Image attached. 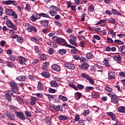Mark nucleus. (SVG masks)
<instances>
[{
    "instance_id": "nucleus-63",
    "label": "nucleus",
    "mask_w": 125,
    "mask_h": 125,
    "mask_svg": "<svg viewBox=\"0 0 125 125\" xmlns=\"http://www.w3.org/2000/svg\"><path fill=\"white\" fill-rule=\"evenodd\" d=\"M94 39L97 41H100V36L98 35H94Z\"/></svg>"
},
{
    "instance_id": "nucleus-50",
    "label": "nucleus",
    "mask_w": 125,
    "mask_h": 125,
    "mask_svg": "<svg viewBox=\"0 0 125 125\" xmlns=\"http://www.w3.org/2000/svg\"><path fill=\"white\" fill-rule=\"evenodd\" d=\"M5 96L8 101H11L12 100V98H11V96L10 95L5 94Z\"/></svg>"
},
{
    "instance_id": "nucleus-62",
    "label": "nucleus",
    "mask_w": 125,
    "mask_h": 125,
    "mask_svg": "<svg viewBox=\"0 0 125 125\" xmlns=\"http://www.w3.org/2000/svg\"><path fill=\"white\" fill-rule=\"evenodd\" d=\"M80 121V116L79 115H75V122H79Z\"/></svg>"
},
{
    "instance_id": "nucleus-56",
    "label": "nucleus",
    "mask_w": 125,
    "mask_h": 125,
    "mask_svg": "<svg viewBox=\"0 0 125 125\" xmlns=\"http://www.w3.org/2000/svg\"><path fill=\"white\" fill-rule=\"evenodd\" d=\"M51 47H53L54 48H57L58 47V45L56 43L54 42H52V45H51Z\"/></svg>"
},
{
    "instance_id": "nucleus-54",
    "label": "nucleus",
    "mask_w": 125,
    "mask_h": 125,
    "mask_svg": "<svg viewBox=\"0 0 125 125\" xmlns=\"http://www.w3.org/2000/svg\"><path fill=\"white\" fill-rule=\"evenodd\" d=\"M49 12L51 16H55L57 15V11H49Z\"/></svg>"
},
{
    "instance_id": "nucleus-16",
    "label": "nucleus",
    "mask_w": 125,
    "mask_h": 125,
    "mask_svg": "<svg viewBox=\"0 0 125 125\" xmlns=\"http://www.w3.org/2000/svg\"><path fill=\"white\" fill-rule=\"evenodd\" d=\"M6 116L9 120L11 121H14L15 120V115L13 113H8L6 114Z\"/></svg>"
},
{
    "instance_id": "nucleus-36",
    "label": "nucleus",
    "mask_w": 125,
    "mask_h": 125,
    "mask_svg": "<svg viewBox=\"0 0 125 125\" xmlns=\"http://www.w3.org/2000/svg\"><path fill=\"white\" fill-rule=\"evenodd\" d=\"M50 11H58V8L55 6H51L50 7Z\"/></svg>"
},
{
    "instance_id": "nucleus-53",
    "label": "nucleus",
    "mask_w": 125,
    "mask_h": 125,
    "mask_svg": "<svg viewBox=\"0 0 125 125\" xmlns=\"http://www.w3.org/2000/svg\"><path fill=\"white\" fill-rule=\"evenodd\" d=\"M24 114L26 117H28L29 118H31V117H32V114H31L29 111H25Z\"/></svg>"
},
{
    "instance_id": "nucleus-42",
    "label": "nucleus",
    "mask_w": 125,
    "mask_h": 125,
    "mask_svg": "<svg viewBox=\"0 0 125 125\" xmlns=\"http://www.w3.org/2000/svg\"><path fill=\"white\" fill-rule=\"evenodd\" d=\"M86 57L87 59H92L93 55L90 53H88L86 54Z\"/></svg>"
},
{
    "instance_id": "nucleus-32",
    "label": "nucleus",
    "mask_w": 125,
    "mask_h": 125,
    "mask_svg": "<svg viewBox=\"0 0 125 125\" xmlns=\"http://www.w3.org/2000/svg\"><path fill=\"white\" fill-rule=\"evenodd\" d=\"M119 50L122 54L125 55V45L120 46Z\"/></svg>"
},
{
    "instance_id": "nucleus-39",
    "label": "nucleus",
    "mask_w": 125,
    "mask_h": 125,
    "mask_svg": "<svg viewBox=\"0 0 125 125\" xmlns=\"http://www.w3.org/2000/svg\"><path fill=\"white\" fill-rule=\"evenodd\" d=\"M13 92H14V90H8L6 92V95H13Z\"/></svg>"
},
{
    "instance_id": "nucleus-29",
    "label": "nucleus",
    "mask_w": 125,
    "mask_h": 125,
    "mask_svg": "<svg viewBox=\"0 0 125 125\" xmlns=\"http://www.w3.org/2000/svg\"><path fill=\"white\" fill-rule=\"evenodd\" d=\"M17 100L19 102V104H21V105H23V104H24V101H23V99H22V98L17 97Z\"/></svg>"
},
{
    "instance_id": "nucleus-17",
    "label": "nucleus",
    "mask_w": 125,
    "mask_h": 125,
    "mask_svg": "<svg viewBox=\"0 0 125 125\" xmlns=\"http://www.w3.org/2000/svg\"><path fill=\"white\" fill-rule=\"evenodd\" d=\"M113 59L115 61H117L118 63H120V61L122 60V56L119 55H115L113 56Z\"/></svg>"
},
{
    "instance_id": "nucleus-57",
    "label": "nucleus",
    "mask_w": 125,
    "mask_h": 125,
    "mask_svg": "<svg viewBox=\"0 0 125 125\" xmlns=\"http://www.w3.org/2000/svg\"><path fill=\"white\" fill-rule=\"evenodd\" d=\"M79 60H80L81 62H83V63H85V62H86V59L83 57H80Z\"/></svg>"
},
{
    "instance_id": "nucleus-47",
    "label": "nucleus",
    "mask_w": 125,
    "mask_h": 125,
    "mask_svg": "<svg viewBox=\"0 0 125 125\" xmlns=\"http://www.w3.org/2000/svg\"><path fill=\"white\" fill-rule=\"evenodd\" d=\"M81 76L82 78H83V79H86V80H87V79L89 77V76L87 75L85 73H82L81 74Z\"/></svg>"
},
{
    "instance_id": "nucleus-38",
    "label": "nucleus",
    "mask_w": 125,
    "mask_h": 125,
    "mask_svg": "<svg viewBox=\"0 0 125 125\" xmlns=\"http://www.w3.org/2000/svg\"><path fill=\"white\" fill-rule=\"evenodd\" d=\"M118 112H120V113H125V106H120L118 108Z\"/></svg>"
},
{
    "instance_id": "nucleus-25",
    "label": "nucleus",
    "mask_w": 125,
    "mask_h": 125,
    "mask_svg": "<svg viewBox=\"0 0 125 125\" xmlns=\"http://www.w3.org/2000/svg\"><path fill=\"white\" fill-rule=\"evenodd\" d=\"M50 85L52 87H57L58 83L56 81H52L50 82Z\"/></svg>"
},
{
    "instance_id": "nucleus-26",
    "label": "nucleus",
    "mask_w": 125,
    "mask_h": 125,
    "mask_svg": "<svg viewBox=\"0 0 125 125\" xmlns=\"http://www.w3.org/2000/svg\"><path fill=\"white\" fill-rule=\"evenodd\" d=\"M45 123L47 125H51V118L46 117L45 118Z\"/></svg>"
},
{
    "instance_id": "nucleus-19",
    "label": "nucleus",
    "mask_w": 125,
    "mask_h": 125,
    "mask_svg": "<svg viewBox=\"0 0 125 125\" xmlns=\"http://www.w3.org/2000/svg\"><path fill=\"white\" fill-rule=\"evenodd\" d=\"M82 96V93L79 92H77L75 93V98H76V100H79L81 99Z\"/></svg>"
},
{
    "instance_id": "nucleus-9",
    "label": "nucleus",
    "mask_w": 125,
    "mask_h": 125,
    "mask_svg": "<svg viewBox=\"0 0 125 125\" xmlns=\"http://www.w3.org/2000/svg\"><path fill=\"white\" fill-rule=\"evenodd\" d=\"M51 68L53 71H56V72H60L61 70V67L60 66L57 65V64H53L51 65Z\"/></svg>"
},
{
    "instance_id": "nucleus-48",
    "label": "nucleus",
    "mask_w": 125,
    "mask_h": 125,
    "mask_svg": "<svg viewBox=\"0 0 125 125\" xmlns=\"http://www.w3.org/2000/svg\"><path fill=\"white\" fill-rule=\"evenodd\" d=\"M87 81H88L91 84H94V81L93 80V79L90 78L89 77H88V78H87Z\"/></svg>"
},
{
    "instance_id": "nucleus-45",
    "label": "nucleus",
    "mask_w": 125,
    "mask_h": 125,
    "mask_svg": "<svg viewBox=\"0 0 125 125\" xmlns=\"http://www.w3.org/2000/svg\"><path fill=\"white\" fill-rule=\"evenodd\" d=\"M52 41H53L54 42H57V43H58V42L59 41V38L57 37L56 36H54L52 37Z\"/></svg>"
},
{
    "instance_id": "nucleus-51",
    "label": "nucleus",
    "mask_w": 125,
    "mask_h": 125,
    "mask_svg": "<svg viewBox=\"0 0 125 125\" xmlns=\"http://www.w3.org/2000/svg\"><path fill=\"white\" fill-rule=\"evenodd\" d=\"M34 50L35 53H39L40 52V48H39L38 46H35Z\"/></svg>"
},
{
    "instance_id": "nucleus-24",
    "label": "nucleus",
    "mask_w": 125,
    "mask_h": 125,
    "mask_svg": "<svg viewBox=\"0 0 125 125\" xmlns=\"http://www.w3.org/2000/svg\"><path fill=\"white\" fill-rule=\"evenodd\" d=\"M48 65H49V63H48V62H44L43 63L42 69L43 70V71H46L47 70Z\"/></svg>"
},
{
    "instance_id": "nucleus-44",
    "label": "nucleus",
    "mask_w": 125,
    "mask_h": 125,
    "mask_svg": "<svg viewBox=\"0 0 125 125\" xmlns=\"http://www.w3.org/2000/svg\"><path fill=\"white\" fill-rule=\"evenodd\" d=\"M7 66L9 68H13V63L10 62H7Z\"/></svg>"
},
{
    "instance_id": "nucleus-22",
    "label": "nucleus",
    "mask_w": 125,
    "mask_h": 125,
    "mask_svg": "<svg viewBox=\"0 0 125 125\" xmlns=\"http://www.w3.org/2000/svg\"><path fill=\"white\" fill-rule=\"evenodd\" d=\"M54 109L57 111H60V112H63V108L61 105H54Z\"/></svg>"
},
{
    "instance_id": "nucleus-14",
    "label": "nucleus",
    "mask_w": 125,
    "mask_h": 125,
    "mask_svg": "<svg viewBox=\"0 0 125 125\" xmlns=\"http://www.w3.org/2000/svg\"><path fill=\"white\" fill-rule=\"evenodd\" d=\"M111 101L114 104H118L119 103V98L116 95H111Z\"/></svg>"
},
{
    "instance_id": "nucleus-35",
    "label": "nucleus",
    "mask_w": 125,
    "mask_h": 125,
    "mask_svg": "<svg viewBox=\"0 0 125 125\" xmlns=\"http://www.w3.org/2000/svg\"><path fill=\"white\" fill-rule=\"evenodd\" d=\"M59 98L60 99H61V100H62V101L66 102L68 101V98H67L66 97L62 95H60L59 96Z\"/></svg>"
},
{
    "instance_id": "nucleus-30",
    "label": "nucleus",
    "mask_w": 125,
    "mask_h": 125,
    "mask_svg": "<svg viewBox=\"0 0 125 125\" xmlns=\"http://www.w3.org/2000/svg\"><path fill=\"white\" fill-rule=\"evenodd\" d=\"M40 59L42 61H44V60H46V58L47 56L46 55L44 54H40Z\"/></svg>"
},
{
    "instance_id": "nucleus-7",
    "label": "nucleus",
    "mask_w": 125,
    "mask_h": 125,
    "mask_svg": "<svg viewBox=\"0 0 125 125\" xmlns=\"http://www.w3.org/2000/svg\"><path fill=\"white\" fill-rule=\"evenodd\" d=\"M16 116L22 121H25V120H26V117L23 112L17 111L16 112Z\"/></svg>"
},
{
    "instance_id": "nucleus-58",
    "label": "nucleus",
    "mask_w": 125,
    "mask_h": 125,
    "mask_svg": "<svg viewBox=\"0 0 125 125\" xmlns=\"http://www.w3.org/2000/svg\"><path fill=\"white\" fill-rule=\"evenodd\" d=\"M107 43H109V42H110V43H113L114 42V41H113V39L109 37L107 38Z\"/></svg>"
},
{
    "instance_id": "nucleus-41",
    "label": "nucleus",
    "mask_w": 125,
    "mask_h": 125,
    "mask_svg": "<svg viewBox=\"0 0 125 125\" xmlns=\"http://www.w3.org/2000/svg\"><path fill=\"white\" fill-rule=\"evenodd\" d=\"M103 63L104 64L106 67H110V64H109V62L107 59H104L103 61Z\"/></svg>"
},
{
    "instance_id": "nucleus-3",
    "label": "nucleus",
    "mask_w": 125,
    "mask_h": 125,
    "mask_svg": "<svg viewBox=\"0 0 125 125\" xmlns=\"http://www.w3.org/2000/svg\"><path fill=\"white\" fill-rule=\"evenodd\" d=\"M6 25L8 28H11V29H13L14 31H16L17 30V27L16 25L13 23H12V21H11L10 20H8L6 21Z\"/></svg>"
},
{
    "instance_id": "nucleus-43",
    "label": "nucleus",
    "mask_w": 125,
    "mask_h": 125,
    "mask_svg": "<svg viewBox=\"0 0 125 125\" xmlns=\"http://www.w3.org/2000/svg\"><path fill=\"white\" fill-rule=\"evenodd\" d=\"M8 59L10 60V61H15L16 60V58H15V56L11 55L8 58Z\"/></svg>"
},
{
    "instance_id": "nucleus-37",
    "label": "nucleus",
    "mask_w": 125,
    "mask_h": 125,
    "mask_svg": "<svg viewBox=\"0 0 125 125\" xmlns=\"http://www.w3.org/2000/svg\"><path fill=\"white\" fill-rule=\"evenodd\" d=\"M40 17H44L45 18H50V17H49V15L44 13H40Z\"/></svg>"
},
{
    "instance_id": "nucleus-15",
    "label": "nucleus",
    "mask_w": 125,
    "mask_h": 125,
    "mask_svg": "<svg viewBox=\"0 0 125 125\" xmlns=\"http://www.w3.org/2000/svg\"><path fill=\"white\" fill-rule=\"evenodd\" d=\"M66 47H70L72 48L71 50V52L73 54H75L78 52V49L76 48V47H74L70 44H67Z\"/></svg>"
},
{
    "instance_id": "nucleus-49",
    "label": "nucleus",
    "mask_w": 125,
    "mask_h": 125,
    "mask_svg": "<svg viewBox=\"0 0 125 125\" xmlns=\"http://www.w3.org/2000/svg\"><path fill=\"white\" fill-rule=\"evenodd\" d=\"M88 11H89V12H92V11L94 10V6H93V5L90 6L88 9Z\"/></svg>"
},
{
    "instance_id": "nucleus-10",
    "label": "nucleus",
    "mask_w": 125,
    "mask_h": 125,
    "mask_svg": "<svg viewBox=\"0 0 125 125\" xmlns=\"http://www.w3.org/2000/svg\"><path fill=\"white\" fill-rule=\"evenodd\" d=\"M59 41H58V44H61V45H64V46H66L67 47V44H69L66 42V41L61 38H59Z\"/></svg>"
},
{
    "instance_id": "nucleus-5",
    "label": "nucleus",
    "mask_w": 125,
    "mask_h": 125,
    "mask_svg": "<svg viewBox=\"0 0 125 125\" xmlns=\"http://www.w3.org/2000/svg\"><path fill=\"white\" fill-rule=\"evenodd\" d=\"M41 19V14H33L32 16L30 17V20H32L33 22H36L37 20Z\"/></svg>"
},
{
    "instance_id": "nucleus-64",
    "label": "nucleus",
    "mask_w": 125,
    "mask_h": 125,
    "mask_svg": "<svg viewBox=\"0 0 125 125\" xmlns=\"http://www.w3.org/2000/svg\"><path fill=\"white\" fill-rule=\"evenodd\" d=\"M119 75L120 77H125V72H121L119 73Z\"/></svg>"
},
{
    "instance_id": "nucleus-21",
    "label": "nucleus",
    "mask_w": 125,
    "mask_h": 125,
    "mask_svg": "<svg viewBox=\"0 0 125 125\" xmlns=\"http://www.w3.org/2000/svg\"><path fill=\"white\" fill-rule=\"evenodd\" d=\"M107 116H109L110 117H111L112 121H115L116 120V115H115V114L113 112H107Z\"/></svg>"
},
{
    "instance_id": "nucleus-2",
    "label": "nucleus",
    "mask_w": 125,
    "mask_h": 125,
    "mask_svg": "<svg viewBox=\"0 0 125 125\" xmlns=\"http://www.w3.org/2000/svg\"><path fill=\"white\" fill-rule=\"evenodd\" d=\"M76 41H77V38L75 36L74 34H71L70 35V40H69L70 43H71V44H72V45H74V46H76L77 47H78V44L76 43Z\"/></svg>"
},
{
    "instance_id": "nucleus-52",
    "label": "nucleus",
    "mask_w": 125,
    "mask_h": 125,
    "mask_svg": "<svg viewBox=\"0 0 125 125\" xmlns=\"http://www.w3.org/2000/svg\"><path fill=\"white\" fill-rule=\"evenodd\" d=\"M54 23L58 27H62V23L59 21H55Z\"/></svg>"
},
{
    "instance_id": "nucleus-11",
    "label": "nucleus",
    "mask_w": 125,
    "mask_h": 125,
    "mask_svg": "<svg viewBox=\"0 0 125 125\" xmlns=\"http://www.w3.org/2000/svg\"><path fill=\"white\" fill-rule=\"evenodd\" d=\"M64 66L67 69H69L70 70H75V68H76L75 65L70 63H64Z\"/></svg>"
},
{
    "instance_id": "nucleus-1",
    "label": "nucleus",
    "mask_w": 125,
    "mask_h": 125,
    "mask_svg": "<svg viewBox=\"0 0 125 125\" xmlns=\"http://www.w3.org/2000/svg\"><path fill=\"white\" fill-rule=\"evenodd\" d=\"M5 13L6 15L9 16H13L14 19L18 18V15L12 9L7 8L5 10Z\"/></svg>"
},
{
    "instance_id": "nucleus-33",
    "label": "nucleus",
    "mask_w": 125,
    "mask_h": 125,
    "mask_svg": "<svg viewBox=\"0 0 125 125\" xmlns=\"http://www.w3.org/2000/svg\"><path fill=\"white\" fill-rule=\"evenodd\" d=\"M111 11L114 15H121V14L120 12L114 9H112Z\"/></svg>"
},
{
    "instance_id": "nucleus-40",
    "label": "nucleus",
    "mask_w": 125,
    "mask_h": 125,
    "mask_svg": "<svg viewBox=\"0 0 125 125\" xmlns=\"http://www.w3.org/2000/svg\"><path fill=\"white\" fill-rule=\"evenodd\" d=\"M45 95H46V96H47L49 100H50V101H52V100H54V97H53V96L50 95V94H45Z\"/></svg>"
},
{
    "instance_id": "nucleus-46",
    "label": "nucleus",
    "mask_w": 125,
    "mask_h": 125,
    "mask_svg": "<svg viewBox=\"0 0 125 125\" xmlns=\"http://www.w3.org/2000/svg\"><path fill=\"white\" fill-rule=\"evenodd\" d=\"M49 54H50L51 55H52L54 53V50L52 48H50L48 50Z\"/></svg>"
},
{
    "instance_id": "nucleus-61",
    "label": "nucleus",
    "mask_w": 125,
    "mask_h": 125,
    "mask_svg": "<svg viewBox=\"0 0 125 125\" xmlns=\"http://www.w3.org/2000/svg\"><path fill=\"white\" fill-rule=\"evenodd\" d=\"M105 90L108 91V92H111V91L113 90V89L110 88L109 87H106L105 88Z\"/></svg>"
},
{
    "instance_id": "nucleus-28",
    "label": "nucleus",
    "mask_w": 125,
    "mask_h": 125,
    "mask_svg": "<svg viewBox=\"0 0 125 125\" xmlns=\"http://www.w3.org/2000/svg\"><path fill=\"white\" fill-rule=\"evenodd\" d=\"M58 52L59 54H61V55H64V54H66L67 53V50L65 49H61L59 50Z\"/></svg>"
},
{
    "instance_id": "nucleus-12",
    "label": "nucleus",
    "mask_w": 125,
    "mask_h": 125,
    "mask_svg": "<svg viewBox=\"0 0 125 125\" xmlns=\"http://www.w3.org/2000/svg\"><path fill=\"white\" fill-rule=\"evenodd\" d=\"M3 3L4 4H7V5H9V4H13V5H18V3L16 2L15 1L8 0L6 1H3Z\"/></svg>"
},
{
    "instance_id": "nucleus-8",
    "label": "nucleus",
    "mask_w": 125,
    "mask_h": 125,
    "mask_svg": "<svg viewBox=\"0 0 125 125\" xmlns=\"http://www.w3.org/2000/svg\"><path fill=\"white\" fill-rule=\"evenodd\" d=\"M17 61L21 65L26 64V59L22 56L18 57V58L17 59Z\"/></svg>"
},
{
    "instance_id": "nucleus-23",
    "label": "nucleus",
    "mask_w": 125,
    "mask_h": 125,
    "mask_svg": "<svg viewBox=\"0 0 125 125\" xmlns=\"http://www.w3.org/2000/svg\"><path fill=\"white\" fill-rule=\"evenodd\" d=\"M42 76L44 77V78H46L48 79L50 77V75H49V73L48 72L43 71L42 73Z\"/></svg>"
},
{
    "instance_id": "nucleus-6",
    "label": "nucleus",
    "mask_w": 125,
    "mask_h": 125,
    "mask_svg": "<svg viewBox=\"0 0 125 125\" xmlns=\"http://www.w3.org/2000/svg\"><path fill=\"white\" fill-rule=\"evenodd\" d=\"M40 24L45 28L48 27L49 25V20H42L39 21Z\"/></svg>"
},
{
    "instance_id": "nucleus-18",
    "label": "nucleus",
    "mask_w": 125,
    "mask_h": 125,
    "mask_svg": "<svg viewBox=\"0 0 125 125\" xmlns=\"http://www.w3.org/2000/svg\"><path fill=\"white\" fill-rule=\"evenodd\" d=\"M25 27H27L26 28V30L27 31H28V32H29L30 33L33 32V26H31L30 23H26Z\"/></svg>"
},
{
    "instance_id": "nucleus-20",
    "label": "nucleus",
    "mask_w": 125,
    "mask_h": 125,
    "mask_svg": "<svg viewBox=\"0 0 125 125\" xmlns=\"http://www.w3.org/2000/svg\"><path fill=\"white\" fill-rule=\"evenodd\" d=\"M17 81H19L20 82H25L26 80V77L24 76H20L16 78Z\"/></svg>"
},
{
    "instance_id": "nucleus-59",
    "label": "nucleus",
    "mask_w": 125,
    "mask_h": 125,
    "mask_svg": "<svg viewBox=\"0 0 125 125\" xmlns=\"http://www.w3.org/2000/svg\"><path fill=\"white\" fill-rule=\"evenodd\" d=\"M73 57L75 60H80V56L78 55H73Z\"/></svg>"
},
{
    "instance_id": "nucleus-27",
    "label": "nucleus",
    "mask_w": 125,
    "mask_h": 125,
    "mask_svg": "<svg viewBox=\"0 0 125 125\" xmlns=\"http://www.w3.org/2000/svg\"><path fill=\"white\" fill-rule=\"evenodd\" d=\"M58 118L59 121H66V120H68V117L66 116H63V115L59 116Z\"/></svg>"
},
{
    "instance_id": "nucleus-34",
    "label": "nucleus",
    "mask_w": 125,
    "mask_h": 125,
    "mask_svg": "<svg viewBox=\"0 0 125 125\" xmlns=\"http://www.w3.org/2000/svg\"><path fill=\"white\" fill-rule=\"evenodd\" d=\"M38 88L39 90H42L43 89V85L41 82H38Z\"/></svg>"
},
{
    "instance_id": "nucleus-55",
    "label": "nucleus",
    "mask_w": 125,
    "mask_h": 125,
    "mask_svg": "<svg viewBox=\"0 0 125 125\" xmlns=\"http://www.w3.org/2000/svg\"><path fill=\"white\" fill-rule=\"evenodd\" d=\"M88 115H89V111L88 110L84 111L83 113V115H84V117H86V116H88Z\"/></svg>"
},
{
    "instance_id": "nucleus-60",
    "label": "nucleus",
    "mask_w": 125,
    "mask_h": 125,
    "mask_svg": "<svg viewBox=\"0 0 125 125\" xmlns=\"http://www.w3.org/2000/svg\"><path fill=\"white\" fill-rule=\"evenodd\" d=\"M48 91L50 93H55L56 92V90L55 89L51 88H49Z\"/></svg>"
},
{
    "instance_id": "nucleus-31",
    "label": "nucleus",
    "mask_w": 125,
    "mask_h": 125,
    "mask_svg": "<svg viewBox=\"0 0 125 125\" xmlns=\"http://www.w3.org/2000/svg\"><path fill=\"white\" fill-rule=\"evenodd\" d=\"M89 67V64H88L86 62H84L82 64V68L84 70H86V69H88Z\"/></svg>"
},
{
    "instance_id": "nucleus-13",
    "label": "nucleus",
    "mask_w": 125,
    "mask_h": 125,
    "mask_svg": "<svg viewBox=\"0 0 125 125\" xmlns=\"http://www.w3.org/2000/svg\"><path fill=\"white\" fill-rule=\"evenodd\" d=\"M107 76L108 80H116V75L114 72H108Z\"/></svg>"
},
{
    "instance_id": "nucleus-4",
    "label": "nucleus",
    "mask_w": 125,
    "mask_h": 125,
    "mask_svg": "<svg viewBox=\"0 0 125 125\" xmlns=\"http://www.w3.org/2000/svg\"><path fill=\"white\" fill-rule=\"evenodd\" d=\"M10 87L12 89H15L16 91H18V83L15 81H11L9 82Z\"/></svg>"
}]
</instances>
